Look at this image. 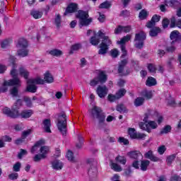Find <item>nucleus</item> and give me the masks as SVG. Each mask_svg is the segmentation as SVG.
<instances>
[{"instance_id": "11", "label": "nucleus", "mask_w": 181, "mask_h": 181, "mask_svg": "<svg viewBox=\"0 0 181 181\" xmlns=\"http://www.w3.org/2000/svg\"><path fill=\"white\" fill-rule=\"evenodd\" d=\"M97 167L95 165H90L88 170V174L90 181H97Z\"/></svg>"}, {"instance_id": "12", "label": "nucleus", "mask_w": 181, "mask_h": 181, "mask_svg": "<svg viewBox=\"0 0 181 181\" xmlns=\"http://www.w3.org/2000/svg\"><path fill=\"white\" fill-rule=\"evenodd\" d=\"M3 114L7 115V117H10V118H18L19 115V110H11V109L8 107H5L3 109Z\"/></svg>"}, {"instance_id": "47", "label": "nucleus", "mask_w": 181, "mask_h": 181, "mask_svg": "<svg viewBox=\"0 0 181 181\" xmlns=\"http://www.w3.org/2000/svg\"><path fill=\"white\" fill-rule=\"evenodd\" d=\"M21 168H22V164L21 162L16 163L13 166V172H21Z\"/></svg>"}, {"instance_id": "5", "label": "nucleus", "mask_w": 181, "mask_h": 181, "mask_svg": "<svg viewBox=\"0 0 181 181\" xmlns=\"http://www.w3.org/2000/svg\"><path fill=\"white\" fill-rule=\"evenodd\" d=\"M88 11L80 10L76 13V18L79 19V23L82 26H88L93 22V18H88Z\"/></svg>"}, {"instance_id": "34", "label": "nucleus", "mask_w": 181, "mask_h": 181, "mask_svg": "<svg viewBox=\"0 0 181 181\" xmlns=\"http://www.w3.org/2000/svg\"><path fill=\"white\" fill-rule=\"evenodd\" d=\"M146 85L148 86V87L156 86V79H155L153 77H148L146 80Z\"/></svg>"}, {"instance_id": "51", "label": "nucleus", "mask_w": 181, "mask_h": 181, "mask_svg": "<svg viewBox=\"0 0 181 181\" xmlns=\"http://www.w3.org/2000/svg\"><path fill=\"white\" fill-rule=\"evenodd\" d=\"M148 128H151V129H156L158 128V124L155 121H148Z\"/></svg>"}, {"instance_id": "56", "label": "nucleus", "mask_w": 181, "mask_h": 181, "mask_svg": "<svg viewBox=\"0 0 181 181\" xmlns=\"http://www.w3.org/2000/svg\"><path fill=\"white\" fill-rule=\"evenodd\" d=\"M30 134H32V129H28V130L23 132L22 133L23 139H26V138H28V136H29Z\"/></svg>"}, {"instance_id": "36", "label": "nucleus", "mask_w": 181, "mask_h": 181, "mask_svg": "<svg viewBox=\"0 0 181 181\" xmlns=\"http://www.w3.org/2000/svg\"><path fill=\"white\" fill-rule=\"evenodd\" d=\"M43 144H45V141L43 140H40L37 141L35 146H33V148H31V153H33L34 152H36V151L39 149V146H40L41 145H43Z\"/></svg>"}, {"instance_id": "7", "label": "nucleus", "mask_w": 181, "mask_h": 181, "mask_svg": "<svg viewBox=\"0 0 181 181\" xmlns=\"http://www.w3.org/2000/svg\"><path fill=\"white\" fill-rule=\"evenodd\" d=\"M107 81V74L105 71H100L98 76L92 79L90 82L91 87H95L97 84H104Z\"/></svg>"}, {"instance_id": "2", "label": "nucleus", "mask_w": 181, "mask_h": 181, "mask_svg": "<svg viewBox=\"0 0 181 181\" xmlns=\"http://www.w3.org/2000/svg\"><path fill=\"white\" fill-rule=\"evenodd\" d=\"M88 112L90 114L93 121L98 119L99 125H102V124L105 122V114L103 112L101 107L93 106L92 109L88 110Z\"/></svg>"}, {"instance_id": "59", "label": "nucleus", "mask_w": 181, "mask_h": 181, "mask_svg": "<svg viewBox=\"0 0 181 181\" xmlns=\"http://www.w3.org/2000/svg\"><path fill=\"white\" fill-rule=\"evenodd\" d=\"M169 23H170V21H169V19L164 18L162 21V25H163V29H166V28H168V26H169Z\"/></svg>"}, {"instance_id": "32", "label": "nucleus", "mask_w": 181, "mask_h": 181, "mask_svg": "<svg viewBox=\"0 0 181 181\" xmlns=\"http://www.w3.org/2000/svg\"><path fill=\"white\" fill-rule=\"evenodd\" d=\"M128 64V60L123 59L119 63L118 73H122L124 71V67Z\"/></svg>"}, {"instance_id": "15", "label": "nucleus", "mask_w": 181, "mask_h": 181, "mask_svg": "<svg viewBox=\"0 0 181 181\" xmlns=\"http://www.w3.org/2000/svg\"><path fill=\"white\" fill-rule=\"evenodd\" d=\"M127 156L131 159H135L136 160H138V159L141 158L142 159V153H141L139 151H133L127 153Z\"/></svg>"}, {"instance_id": "13", "label": "nucleus", "mask_w": 181, "mask_h": 181, "mask_svg": "<svg viewBox=\"0 0 181 181\" xmlns=\"http://www.w3.org/2000/svg\"><path fill=\"white\" fill-rule=\"evenodd\" d=\"M96 93L100 98H104L108 94V88L105 86H99L97 88Z\"/></svg>"}, {"instance_id": "35", "label": "nucleus", "mask_w": 181, "mask_h": 181, "mask_svg": "<svg viewBox=\"0 0 181 181\" xmlns=\"http://www.w3.org/2000/svg\"><path fill=\"white\" fill-rule=\"evenodd\" d=\"M139 127L141 129H143L144 131H146L148 133L152 132V130L149 128L148 126V123H144V122H140L139 124Z\"/></svg>"}, {"instance_id": "31", "label": "nucleus", "mask_w": 181, "mask_h": 181, "mask_svg": "<svg viewBox=\"0 0 181 181\" xmlns=\"http://www.w3.org/2000/svg\"><path fill=\"white\" fill-rule=\"evenodd\" d=\"M49 54H51V56H54L55 57H60L62 54H63V52L60 49H52L49 51Z\"/></svg>"}, {"instance_id": "53", "label": "nucleus", "mask_w": 181, "mask_h": 181, "mask_svg": "<svg viewBox=\"0 0 181 181\" xmlns=\"http://www.w3.org/2000/svg\"><path fill=\"white\" fill-rule=\"evenodd\" d=\"M176 159V154H173L167 157V164L172 165L173 160Z\"/></svg>"}, {"instance_id": "30", "label": "nucleus", "mask_w": 181, "mask_h": 181, "mask_svg": "<svg viewBox=\"0 0 181 181\" xmlns=\"http://www.w3.org/2000/svg\"><path fill=\"white\" fill-rule=\"evenodd\" d=\"M148 16H149V12H148V11H146V9L141 10L139 14V18L141 21L146 19Z\"/></svg>"}, {"instance_id": "14", "label": "nucleus", "mask_w": 181, "mask_h": 181, "mask_svg": "<svg viewBox=\"0 0 181 181\" xmlns=\"http://www.w3.org/2000/svg\"><path fill=\"white\" fill-rule=\"evenodd\" d=\"M155 117H158V112L148 109L145 114L144 121V122H148V119H153Z\"/></svg>"}, {"instance_id": "6", "label": "nucleus", "mask_w": 181, "mask_h": 181, "mask_svg": "<svg viewBox=\"0 0 181 181\" xmlns=\"http://www.w3.org/2000/svg\"><path fill=\"white\" fill-rule=\"evenodd\" d=\"M146 39V34L144 31L136 33L134 37V46L136 49H142L144 47V42Z\"/></svg>"}, {"instance_id": "40", "label": "nucleus", "mask_w": 181, "mask_h": 181, "mask_svg": "<svg viewBox=\"0 0 181 181\" xmlns=\"http://www.w3.org/2000/svg\"><path fill=\"white\" fill-rule=\"evenodd\" d=\"M81 49V44H75L71 47V50L69 52L70 54H73L74 52Z\"/></svg>"}, {"instance_id": "57", "label": "nucleus", "mask_w": 181, "mask_h": 181, "mask_svg": "<svg viewBox=\"0 0 181 181\" xmlns=\"http://www.w3.org/2000/svg\"><path fill=\"white\" fill-rule=\"evenodd\" d=\"M10 93L13 97H18V90L16 86H14L11 89Z\"/></svg>"}, {"instance_id": "50", "label": "nucleus", "mask_w": 181, "mask_h": 181, "mask_svg": "<svg viewBox=\"0 0 181 181\" xmlns=\"http://www.w3.org/2000/svg\"><path fill=\"white\" fill-rule=\"evenodd\" d=\"M117 111L119 112H127V107L122 104H119L117 106Z\"/></svg>"}, {"instance_id": "18", "label": "nucleus", "mask_w": 181, "mask_h": 181, "mask_svg": "<svg viewBox=\"0 0 181 181\" xmlns=\"http://www.w3.org/2000/svg\"><path fill=\"white\" fill-rule=\"evenodd\" d=\"M170 37L173 42H171V45H173L175 42H178V40H180L181 39V35L179 33V31L174 30L170 33Z\"/></svg>"}, {"instance_id": "49", "label": "nucleus", "mask_w": 181, "mask_h": 181, "mask_svg": "<svg viewBox=\"0 0 181 181\" xmlns=\"http://www.w3.org/2000/svg\"><path fill=\"white\" fill-rule=\"evenodd\" d=\"M107 100L110 103H114V101H116V100H119L118 98V96L117 95V93L115 95L109 94L107 96Z\"/></svg>"}, {"instance_id": "19", "label": "nucleus", "mask_w": 181, "mask_h": 181, "mask_svg": "<svg viewBox=\"0 0 181 181\" xmlns=\"http://www.w3.org/2000/svg\"><path fill=\"white\" fill-rule=\"evenodd\" d=\"M51 165L52 169H54V170H62L63 169V163L59 160H54L51 162Z\"/></svg>"}, {"instance_id": "46", "label": "nucleus", "mask_w": 181, "mask_h": 181, "mask_svg": "<svg viewBox=\"0 0 181 181\" xmlns=\"http://www.w3.org/2000/svg\"><path fill=\"white\" fill-rule=\"evenodd\" d=\"M41 155H44V158H46V155L49 153V147L47 146H42L40 148Z\"/></svg>"}, {"instance_id": "20", "label": "nucleus", "mask_w": 181, "mask_h": 181, "mask_svg": "<svg viewBox=\"0 0 181 181\" xmlns=\"http://www.w3.org/2000/svg\"><path fill=\"white\" fill-rule=\"evenodd\" d=\"M78 7L77 4L74 3L70 4L64 13V15H67V13H73V12H76Z\"/></svg>"}, {"instance_id": "43", "label": "nucleus", "mask_w": 181, "mask_h": 181, "mask_svg": "<svg viewBox=\"0 0 181 181\" xmlns=\"http://www.w3.org/2000/svg\"><path fill=\"white\" fill-rule=\"evenodd\" d=\"M117 162H119V163H121L122 165H125L127 163V158L124 156H118L115 158Z\"/></svg>"}, {"instance_id": "22", "label": "nucleus", "mask_w": 181, "mask_h": 181, "mask_svg": "<svg viewBox=\"0 0 181 181\" xmlns=\"http://www.w3.org/2000/svg\"><path fill=\"white\" fill-rule=\"evenodd\" d=\"M17 47L19 48V49H28V41L24 38H21L18 40Z\"/></svg>"}, {"instance_id": "58", "label": "nucleus", "mask_w": 181, "mask_h": 181, "mask_svg": "<svg viewBox=\"0 0 181 181\" xmlns=\"http://www.w3.org/2000/svg\"><path fill=\"white\" fill-rule=\"evenodd\" d=\"M18 177H19V175L17 173H13L8 175V179H10V180H16Z\"/></svg>"}, {"instance_id": "25", "label": "nucleus", "mask_w": 181, "mask_h": 181, "mask_svg": "<svg viewBox=\"0 0 181 181\" xmlns=\"http://www.w3.org/2000/svg\"><path fill=\"white\" fill-rule=\"evenodd\" d=\"M30 15L34 18V19H40L43 16V12L39 10H32L30 11Z\"/></svg>"}, {"instance_id": "39", "label": "nucleus", "mask_w": 181, "mask_h": 181, "mask_svg": "<svg viewBox=\"0 0 181 181\" xmlns=\"http://www.w3.org/2000/svg\"><path fill=\"white\" fill-rule=\"evenodd\" d=\"M144 102H145V98L139 97L135 99L134 105L136 107H141V105H142Z\"/></svg>"}, {"instance_id": "45", "label": "nucleus", "mask_w": 181, "mask_h": 181, "mask_svg": "<svg viewBox=\"0 0 181 181\" xmlns=\"http://www.w3.org/2000/svg\"><path fill=\"white\" fill-rule=\"evenodd\" d=\"M54 23L57 28H59L62 25V17H60L59 14H57L55 17Z\"/></svg>"}, {"instance_id": "60", "label": "nucleus", "mask_w": 181, "mask_h": 181, "mask_svg": "<svg viewBox=\"0 0 181 181\" xmlns=\"http://www.w3.org/2000/svg\"><path fill=\"white\" fill-rule=\"evenodd\" d=\"M1 46L2 49H6V47H8V46H9V40H4L1 41Z\"/></svg>"}, {"instance_id": "17", "label": "nucleus", "mask_w": 181, "mask_h": 181, "mask_svg": "<svg viewBox=\"0 0 181 181\" xmlns=\"http://www.w3.org/2000/svg\"><path fill=\"white\" fill-rule=\"evenodd\" d=\"M144 158H146V159H150L151 162H159V160H160V158L155 156L153 152L151 150L144 154Z\"/></svg>"}, {"instance_id": "29", "label": "nucleus", "mask_w": 181, "mask_h": 181, "mask_svg": "<svg viewBox=\"0 0 181 181\" xmlns=\"http://www.w3.org/2000/svg\"><path fill=\"white\" fill-rule=\"evenodd\" d=\"M44 80L45 83H53V81H54V79L53 78V76H52L51 74L49 73V71H47L44 74Z\"/></svg>"}, {"instance_id": "28", "label": "nucleus", "mask_w": 181, "mask_h": 181, "mask_svg": "<svg viewBox=\"0 0 181 181\" xmlns=\"http://www.w3.org/2000/svg\"><path fill=\"white\" fill-rule=\"evenodd\" d=\"M23 105V100L22 99H18L14 103V105L12 106L11 110L12 111H18Z\"/></svg>"}, {"instance_id": "44", "label": "nucleus", "mask_w": 181, "mask_h": 181, "mask_svg": "<svg viewBox=\"0 0 181 181\" xmlns=\"http://www.w3.org/2000/svg\"><path fill=\"white\" fill-rule=\"evenodd\" d=\"M66 158H67L68 160H69L70 162H76V159L74 158L73 151H68V152L66 153Z\"/></svg>"}, {"instance_id": "55", "label": "nucleus", "mask_w": 181, "mask_h": 181, "mask_svg": "<svg viewBox=\"0 0 181 181\" xmlns=\"http://www.w3.org/2000/svg\"><path fill=\"white\" fill-rule=\"evenodd\" d=\"M110 6H111V4H110V2L108 1H105L103 3H102L100 6L99 8L100 9H108V8H110Z\"/></svg>"}, {"instance_id": "10", "label": "nucleus", "mask_w": 181, "mask_h": 181, "mask_svg": "<svg viewBox=\"0 0 181 181\" xmlns=\"http://www.w3.org/2000/svg\"><path fill=\"white\" fill-rule=\"evenodd\" d=\"M129 135L132 139H144L146 135L141 133H136V130L134 128H129Z\"/></svg>"}, {"instance_id": "23", "label": "nucleus", "mask_w": 181, "mask_h": 181, "mask_svg": "<svg viewBox=\"0 0 181 181\" xmlns=\"http://www.w3.org/2000/svg\"><path fill=\"white\" fill-rule=\"evenodd\" d=\"M151 165V161L148 160H143L141 161V165H140V169L143 172H146L148 170V166Z\"/></svg>"}, {"instance_id": "64", "label": "nucleus", "mask_w": 181, "mask_h": 181, "mask_svg": "<svg viewBox=\"0 0 181 181\" xmlns=\"http://www.w3.org/2000/svg\"><path fill=\"white\" fill-rule=\"evenodd\" d=\"M170 181H181V177L177 175H173L170 177Z\"/></svg>"}, {"instance_id": "38", "label": "nucleus", "mask_w": 181, "mask_h": 181, "mask_svg": "<svg viewBox=\"0 0 181 181\" xmlns=\"http://www.w3.org/2000/svg\"><path fill=\"white\" fill-rule=\"evenodd\" d=\"M172 131V127L170 125H166L160 132V135H165V134H169Z\"/></svg>"}, {"instance_id": "33", "label": "nucleus", "mask_w": 181, "mask_h": 181, "mask_svg": "<svg viewBox=\"0 0 181 181\" xmlns=\"http://www.w3.org/2000/svg\"><path fill=\"white\" fill-rule=\"evenodd\" d=\"M17 53L21 57H26L29 53V50H28V48H22L21 49H18Z\"/></svg>"}, {"instance_id": "3", "label": "nucleus", "mask_w": 181, "mask_h": 181, "mask_svg": "<svg viewBox=\"0 0 181 181\" xmlns=\"http://www.w3.org/2000/svg\"><path fill=\"white\" fill-rule=\"evenodd\" d=\"M57 127L61 134L64 136L67 132V116L62 112L58 116Z\"/></svg>"}, {"instance_id": "41", "label": "nucleus", "mask_w": 181, "mask_h": 181, "mask_svg": "<svg viewBox=\"0 0 181 181\" xmlns=\"http://www.w3.org/2000/svg\"><path fill=\"white\" fill-rule=\"evenodd\" d=\"M125 94H127V90L124 88H121L116 93V95L119 100V98H122Z\"/></svg>"}, {"instance_id": "48", "label": "nucleus", "mask_w": 181, "mask_h": 181, "mask_svg": "<svg viewBox=\"0 0 181 181\" xmlns=\"http://www.w3.org/2000/svg\"><path fill=\"white\" fill-rule=\"evenodd\" d=\"M23 101L25 103V105L27 107H28L29 108H31L33 105H32V100H30V98L28 96H25L23 98Z\"/></svg>"}, {"instance_id": "26", "label": "nucleus", "mask_w": 181, "mask_h": 181, "mask_svg": "<svg viewBox=\"0 0 181 181\" xmlns=\"http://www.w3.org/2000/svg\"><path fill=\"white\" fill-rule=\"evenodd\" d=\"M160 32H162V30H160V28H159L158 27H154L151 29L149 35L151 37H155L158 36V35H159Z\"/></svg>"}, {"instance_id": "42", "label": "nucleus", "mask_w": 181, "mask_h": 181, "mask_svg": "<svg viewBox=\"0 0 181 181\" xmlns=\"http://www.w3.org/2000/svg\"><path fill=\"white\" fill-rule=\"evenodd\" d=\"M111 168L115 170V172H122V168H121V165L112 163L111 165Z\"/></svg>"}, {"instance_id": "37", "label": "nucleus", "mask_w": 181, "mask_h": 181, "mask_svg": "<svg viewBox=\"0 0 181 181\" xmlns=\"http://www.w3.org/2000/svg\"><path fill=\"white\" fill-rule=\"evenodd\" d=\"M168 4L169 5V6H171V8H174L175 9H176V8H179V6H180V2H179L178 1H176V0H171V1H168Z\"/></svg>"}, {"instance_id": "24", "label": "nucleus", "mask_w": 181, "mask_h": 181, "mask_svg": "<svg viewBox=\"0 0 181 181\" xmlns=\"http://www.w3.org/2000/svg\"><path fill=\"white\" fill-rule=\"evenodd\" d=\"M21 118H30L33 115V110H25L20 114Z\"/></svg>"}, {"instance_id": "16", "label": "nucleus", "mask_w": 181, "mask_h": 181, "mask_svg": "<svg viewBox=\"0 0 181 181\" xmlns=\"http://www.w3.org/2000/svg\"><path fill=\"white\" fill-rule=\"evenodd\" d=\"M10 62L11 63V66H13V69L11 71V76L13 77L12 80H19L18 78V71H16V69H15V58L14 57H11L10 59Z\"/></svg>"}, {"instance_id": "54", "label": "nucleus", "mask_w": 181, "mask_h": 181, "mask_svg": "<svg viewBox=\"0 0 181 181\" xmlns=\"http://www.w3.org/2000/svg\"><path fill=\"white\" fill-rule=\"evenodd\" d=\"M45 155L44 154H37L34 156L33 160L34 162H40V160H42V159H45Z\"/></svg>"}, {"instance_id": "9", "label": "nucleus", "mask_w": 181, "mask_h": 181, "mask_svg": "<svg viewBox=\"0 0 181 181\" xmlns=\"http://www.w3.org/2000/svg\"><path fill=\"white\" fill-rule=\"evenodd\" d=\"M129 40H131V35H127L123 37L121 40L117 42L118 45H121V50L122 53V57H125V56H127V49L125 47V43H127V42H129Z\"/></svg>"}, {"instance_id": "27", "label": "nucleus", "mask_w": 181, "mask_h": 181, "mask_svg": "<svg viewBox=\"0 0 181 181\" xmlns=\"http://www.w3.org/2000/svg\"><path fill=\"white\" fill-rule=\"evenodd\" d=\"M141 95L146 98V100H151V98L153 97V93H152V90L145 89L141 92Z\"/></svg>"}, {"instance_id": "4", "label": "nucleus", "mask_w": 181, "mask_h": 181, "mask_svg": "<svg viewBox=\"0 0 181 181\" xmlns=\"http://www.w3.org/2000/svg\"><path fill=\"white\" fill-rule=\"evenodd\" d=\"M45 81L40 77L35 78L28 79L27 81V91L29 93H36L37 90V86L36 84H45Z\"/></svg>"}, {"instance_id": "21", "label": "nucleus", "mask_w": 181, "mask_h": 181, "mask_svg": "<svg viewBox=\"0 0 181 181\" xmlns=\"http://www.w3.org/2000/svg\"><path fill=\"white\" fill-rule=\"evenodd\" d=\"M42 124L44 125V130L45 131V132L50 134L52 132V130H50V127H52V124L50 123V119H45L42 122Z\"/></svg>"}, {"instance_id": "61", "label": "nucleus", "mask_w": 181, "mask_h": 181, "mask_svg": "<svg viewBox=\"0 0 181 181\" xmlns=\"http://www.w3.org/2000/svg\"><path fill=\"white\" fill-rule=\"evenodd\" d=\"M118 142H119L120 144H124V145H128V144H129L128 139L124 137H119L118 139Z\"/></svg>"}, {"instance_id": "1", "label": "nucleus", "mask_w": 181, "mask_h": 181, "mask_svg": "<svg viewBox=\"0 0 181 181\" xmlns=\"http://www.w3.org/2000/svg\"><path fill=\"white\" fill-rule=\"evenodd\" d=\"M100 37L103 40L102 42L99 45L100 49L98 50V54H106V53L108 52V47L112 43L111 40H110L108 36H105V34H104L103 32L98 31V36L95 35L90 37V42L93 46H97V45L100 43Z\"/></svg>"}, {"instance_id": "63", "label": "nucleus", "mask_w": 181, "mask_h": 181, "mask_svg": "<svg viewBox=\"0 0 181 181\" xmlns=\"http://www.w3.org/2000/svg\"><path fill=\"white\" fill-rule=\"evenodd\" d=\"M78 144H76V148H81L83 146V137L78 136Z\"/></svg>"}, {"instance_id": "52", "label": "nucleus", "mask_w": 181, "mask_h": 181, "mask_svg": "<svg viewBox=\"0 0 181 181\" xmlns=\"http://www.w3.org/2000/svg\"><path fill=\"white\" fill-rule=\"evenodd\" d=\"M20 74L21 76L24 77V78H28V77L29 76V72L23 68L20 69Z\"/></svg>"}, {"instance_id": "8", "label": "nucleus", "mask_w": 181, "mask_h": 181, "mask_svg": "<svg viewBox=\"0 0 181 181\" xmlns=\"http://www.w3.org/2000/svg\"><path fill=\"white\" fill-rule=\"evenodd\" d=\"M11 86H18V87H21V80L10 79L5 81L1 87H0V93H6V91H8V87Z\"/></svg>"}, {"instance_id": "62", "label": "nucleus", "mask_w": 181, "mask_h": 181, "mask_svg": "<svg viewBox=\"0 0 181 181\" xmlns=\"http://www.w3.org/2000/svg\"><path fill=\"white\" fill-rule=\"evenodd\" d=\"M148 69L150 73H155L156 71V66L152 64H148Z\"/></svg>"}]
</instances>
